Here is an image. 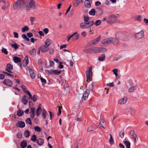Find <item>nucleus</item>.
I'll use <instances>...</instances> for the list:
<instances>
[{
	"instance_id": "864d4df0",
	"label": "nucleus",
	"mask_w": 148,
	"mask_h": 148,
	"mask_svg": "<svg viewBox=\"0 0 148 148\" xmlns=\"http://www.w3.org/2000/svg\"><path fill=\"white\" fill-rule=\"evenodd\" d=\"M29 30V28L27 26H24L22 29V31L23 32H24L25 31H27Z\"/></svg>"
},
{
	"instance_id": "338daca9",
	"label": "nucleus",
	"mask_w": 148,
	"mask_h": 148,
	"mask_svg": "<svg viewBox=\"0 0 148 148\" xmlns=\"http://www.w3.org/2000/svg\"><path fill=\"white\" fill-rule=\"evenodd\" d=\"M27 36L29 38L32 37L33 36V34L31 32H29L27 33Z\"/></svg>"
},
{
	"instance_id": "5fc2aeb1",
	"label": "nucleus",
	"mask_w": 148,
	"mask_h": 148,
	"mask_svg": "<svg viewBox=\"0 0 148 148\" xmlns=\"http://www.w3.org/2000/svg\"><path fill=\"white\" fill-rule=\"evenodd\" d=\"M13 89L15 90L14 91V93L15 94L17 95L18 92H19L20 91V90L17 87H14Z\"/></svg>"
},
{
	"instance_id": "aec40b11",
	"label": "nucleus",
	"mask_w": 148,
	"mask_h": 148,
	"mask_svg": "<svg viewBox=\"0 0 148 148\" xmlns=\"http://www.w3.org/2000/svg\"><path fill=\"white\" fill-rule=\"evenodd\" d=\"M106 56L104 53L102 54L99 57L98 60L99 61H103L105 60Z\"/></svg>"
},
{
	"instance_id": "c03bdc74",
	"label": "nucleus",
	"mask_w": 148,
	"mask_h": 148,
	"mask_svg": "<svg viewBox=\"0 0 148 148\" xmlns=\"http://www.w3.org/2000/svg\"><path fill=\"white\" fill-rule=\"evenodd\" d=\"M84 22L87 23L89 21L90 18L88 16H84Z\"/></svg>"
},
{
	"instance_id": "f8f14e48",
	"label": "nucleus",
	"mask_w": 148,
	"mask_h": 148,
	"mask_svg": "<svg viewBox=\"0 0 148 148\" xmlns=\"http://www.w3.org/2000/svg\"><path fill=\"white\" fill-rule=\"evenodd\" d=\"M127 99L126 97H124L118 101V103L120 104H123L127 101Z\"/></svg>"
},
{
	"instance_id": "2f4dec72",
	"label": "nucleus",
	"mask_w": 148,
	"mask_h": 148,
	"mask_svg": "<svg viewBox=\"0 0 148 148\" xmlns=\"http://www.w3.org/2000/svg\"><path fill=\"white\" fill-rule=\"evenodd\" d=\"M105 121L103 120H102L99 123V125L100 126L105 129L106 127L105 125Z\"/></svg>"
},
{
	"instance_id": "8fccbe9b",
	"label": "nucleus",
	"mask_w": 148,
	"mask_h": 148,
	"mask_svg": "<svg viewBox=\"0 0 148 148\" xmlns=\"http://www.w3.org/2000/svg\"><path fill=\"white\" fill-rule=\"evenodd\" d=\"M24 92L25 93H26V94L28 95L29 96V98L30 99H31V98H32V96L31 94V93L29 92V91L28 90H27V91H24Z\"/></svg>"
},
{
	"instance_id": "a211bd4d",
	"label": "nucleus",
	"mask_w": 148,
	"mask_h": 148,
	"mask_svg": "<svg viewBox=\"0 0 148 148\" xmlns=\"http://www.w3.org/2000/svg\"><path fill=\"white\" fill-rule=\"evenodd\" d=\"M36 142L38 145H41L43 144L44 143V140L42 138H40L37 140Z\"/></svg>"
},
{
	"instance_id": "a19ab883",
	"label": "nucleus",
	"mask_w": 148,
	"mask_h": 148,
	"mask_svg": "<svg viewBox=\"0 0 148 148\" xmlns=\"http://www.w3.org/2000/svg\"><path fill=\"white\" fill-rule=\"evenodd\" d=\"M79 37V35L78 33L76 32V34L74 35L73 37V38L72 39L74 40H77Z\"/></svg>"
},
{
	"instance_id": "0eeeda50",
	"label": "nucleus",
	"mask_w": 148,
	"mask_h": 148,
	"mask_svg": "<svg viewBox=\"0 0 148 148\" xmlns=\"http://www.w3.org/2000/svg\"><path fill=\"white\" fill-rule=\"evenodd\" d=\"M144 32L143 30H142L139 32L135 34L136 38L139 40L142 38L144 36Z\"/></svg>"
},
{
	"instance_id": "ea45409f",
	"label": "nucleus",
	"mask_w": 148,
	"mask_h": 148,
	"mask_svg": "<svg viewBox=\"0 0 148 148\" xmlns=\"http://www.w3.org/2000/svg\"><path fill=\"white\" fill-rule=\"evenodd\" d=\"M87 25L88 27V28H89L90 27L93 25L94 23V22L93 21L88 22L87 23Z\"/></svg>"
},
{
	"instance_id": "dca6fc26",
	"label": "nucleus",
	"mask_w": 148,
	"mask_h": 148,
	"mask_svg": "<svg viewBox=\"0 0 148 148\" xmlns=\"http://www.w3.org/2000/svg\"><path fill=\"white\" fill-rule=\"evenodd\" d=\"M90 93V90L89 89L86 90L83 93V99H83L84 97H85L88 98Z\"/></svg>"
},
{
	"instance_id": "6e6552de",
	"label": "nucleus",
	"mask_w": 148,
	"mask_h": 148,
	"mask_svg": "<svg viewBox=\"0 0 148 148\" xmlns=\"http://www.w3.org/2000/svg\"><path fill=\"white\" fill-rule=\"evenodd\" d=\"M113 38H109L104 39L102 42V43L103 44H108L111 43L112 42Z\"/></svg>"
},
{
	"instance_id": "c9c22d12",
	"label": "nucleus",
	"mask_w": 148,
	"mask_h": 148,
	"mask_svg": "<svg viewBox=\"0 0 148 148\" xmlns=\"http://www.w3.org/2000/svg\"><path fill=\"white\" fill-rule=\"evenodd\" d=\"M96 11L94 9H92L89 12V14L91 15L94 16L95 15Z\"/></svg>"
},
{
	"instance_id": "6ab92c4d",
	"label": "nucleus",
	"mask_w": 148,
	"mask_h": 148,
	"mask_svg": "<svg viewBox=\"0 0 148 148\" xmlns=\"http://www.w3.org/2000/svg\"><path fill=\"white\" fill-rule=\"evenodd\" d=\"M92 0L90 1H88V2H84V5L87 8H90L91 6V3H92Z\"/></svg>"
},
{
	"instance_id": "412c9836",
	"label": "nucleus",
	"mask_w": 148,
	"mask_h": 148,
	"mask_svg": "<svg viewBox=\"0 0 148 148\" xmlns=\"http://www.w3.org/2000/svg\"><path fill=\"white\" fill-rule=\"evenodd\" d=\"M26 97H28L26 95H23L22 97V102L24 105H26L27 104V100Z\"/></svg>"
},
{
	"instance_id": "393cba45",
	"label": "nucleus",
	"mask_w": 148,
	"mask_h": 148,
	"mask_svg": "<svg viewBox=\"0 0 148 148\" xmlns=\"http://www.w3.org/2000/svg\"><path fill=\"white\" fill-rule=\"evenodd\" d=\"M112 40L113 41L112 42V44L114 45H118L119 44V42L118 40H119L117 38L116 39L113 38Z\"/></svg>"
},
{
	"instance_id": "39448f33",
	"label": "nucleus",
	"mask_w": 148,
	"mask_h": 148,
	"mask_svg": "<svg viewBox=\"0 0 148 148\" xmlns=\"http://www.w3.org/2000/svg\"><path fill=\"white\" fill-rule=\"evenodd\" d=\"M46 71H47L50 75L56 74L57 75H59L61 73V71H58L57 70H53L51 69L50 70H46Z\"/></svg>"
},
{
	"instance_id": "6e6d98bb",
	"label": "nucleus",
	"mask_w": 148,
	"mask_h": 148,
	"mask_svg": "<svg viewBox=\"0 0 148 148\" xmlns=\"http://www.w3.org/2000/svg\"><path fill=\"white\" fill-rule=\"evenodd\" d=\"M101 21L99 20H98L96 21L95 24L96 26H97L101 24Z\"/></svg>"
},
{
	"instance_id": "603ef678",
	"label": "nucleus",
	"mask_w": 148,
	"mask_h": 148,
	"mask_svg": "<svg viewBox=\"0 0 148 148\" xmlns=\"http://www.w3.org/2000/svg\"><path fill=\"white\" fill-rule=\"evenodd\" d=\"M110 138L109 139L110 143L111 144H112L114 143L113 139L112 137L111 134H110Z\"/></svg>"
},
{
	"instance_id": "052dcab7",
	"label": "nucleus",
	"mask_w": 148,
	"mask_h": 148,
	"mask_svg": "<svg viewBox=\"0 0 148 148\" xmlns=\"http://www.w3.org/2000/svg\"><path fill=\"white\" fill-rule=\"evenodd\" d=\"M98 12L99 14H102L103 13V10L101 8H97Z\"/></svg>"
},
{
	"instance_id": "680f3d73",
	"label": "nucleus",
	"mask_w": 148,
	"mask_h": 148,
	"mask_svg": "<svg viewBox=\"0 0 148 148\" xmlns=\"http://www.w3.org/2000/svg\"><path fill=\"white\" fill-rule=\"evenodd\" d=\"M3 73L6 76H9V77H14V75H12L9 73H8L7 72H3Z\"/></svg>"
},
{
	"instance_id": "4468645a",
	"label": "nucleus",
	"mask_w": 148,
	"mask_h": 148,
	"mask_svg": "<svg viewBox=\"0 0 148 148\" xmlns=\"http://www.w3.org/2000/svg\"><path fill=\"white\" fill-rule=\"evenodd\" d=\"M29 72L31 78L33 79H34L36 77V73L34 72V70L32 69H30Z\"/></svg>"
},
{
	"instance_id": "f03ea898",
	"label": "nucleus",
	"mask_w": 148,
	"mask_h": 148,
	"mask_svg": "<svg viewBox=\"0 0 148 148\" xmlns=\"http://www.w3.org/2000/svg\"><path fill=\"white\" fill-rule=\"evenodd\" d=\"M35 2L34 0H30L28 3H26V2L25 3V7L27 11H29L32 8H34V9L35 8Z\"/></svg>"
},
{
	"instance_id": "5701e85b",
	"label": "nucleus",
	"mask_w": 148,
	"mask_h": 148,
	"mask_svg": "<svg viewBox=\"0 0 148 148\" xmlns=\"http://www.w3.org/2000/svg\"><path fill=\"white\" fill-rule=\"evenodd\" d=\"M24 113V112L23 110L19 109L17 112V115L18 116H21L23 115Z\"/></svg>"
},
{
	"instance_id": "4c0bfd02",
	"label": "nucleus",
	"mask_w": 148,
	"mask_h": 148,
	"mask_svg": "<svg viewBox=\"0 0 148 148\" xmlns=\"http://www.w3.org/2000/svg\"><path fill=\"white\" fill-rule=\"evenodd\" d=\"M51 41V40L49 39H47L46 40L45 42V44L46 46L47 47H48L51 44L50 42Z\"/></svg>"
},
{
	"instance_id": "2eb2a0df",
	"label": "nucleus",
	"mask_w": 148,
	"mask_h": 148,
	"mask_svg": "<svg viewBox=\"0 0 148 148\" xmlns=\"http://www.w3.org/2000/svg\"><path fill=\"white\" fill-rule=\"evenodd\" d=\"M79 25L80 27L82 29H86L88 28L87 23L86 22H82L80 23Z\"/></svg>"
},
{
	"instance_id": "de8ad7c7",
	"label": "nucleus",
	"mask_w": 148,
	"mask_h": 148,
	"mask_svg": "<svg viewBox=\"0 0 148 148\" xmlns=\"http://www.w3.org/2000/svg\"><path fill=\"white\" fill-rule=\"evenodd\" d=\"M26 123H28L29 125H31L32 123L31 119L30 118H27L26 120Z\"/></svg>"
},
{
	"instance_id": "bb28decb",
	"label": "nucleus",
	"mask_w": 148,
	"mask_h": 148,
	"mask_svg": "<svg viewBox=\"0 0 148 148\" xmlns=\"http://www.w3.org/2000/svg\"><path fill=\"white\" fill-rule=\"evenodd\" d=\"M24 60H25L26 63L25 64H24L23 62V65L24 66H26L29 63L28 57L27 56H26L25 57Z\"/></svg>"
},
{
	"instance_id": "9b49d317",
	"label": "nucleus",
	"mask_w": 148,
	"mask_h": 148,
	"mask_svg": "<svg viewBox=\"0 0 148 148\" xmlns=\"http://www.w3.org/2000/svg\"><path fill=\"white\" fill-rule=\"evenodd\" d=\"M13 69L12 66L9 64H8L7 65L5 70L8 73H12L13 72L10 70Z\"/></svg>"
},
{
	"instance_id": "f3484780",
	"label": "nucleus",
	"mask_w": 148,
	"mask_h": 148,
	"mask_svg": "<svg viewBox=\"0 0 148 148\" xmlns=\"http://www.w3.org/2000/svg\"><path fill=\"white\" fill-rule=\"evenodd\" d=\"M29 53L31 56L32 57L35 56L36 54V52L35 49H33L30 50L29 51Z\"/></svg>"
},
{
	"instance_id": "0e129e2a",
	"label": "nucleus",
	"mask_w": 148,
	"mask_h": 148,
	"mask_svg": "<svg viewBox=\"0 0 148 148\" xmlns=\"http://www.w3.org/2000/svg\"><path fill=\"white\" fill-rule=\"evenodd\" d=\"M11 46L16 50L18 49V46L16 44H13L11 45Z\"/></svg>"
},
{
	"instance_id": "b1692460",
	"label": "nucleus",
	"mask_w": 148,
	"mask_h": 148,
	"mask_svg": "<svg viewBox=\"0 0 148 148\" xmlns=\"http://www.w3.org/2000/svg\"><path fill=\"white\" fill-rule=\"evenodd\" d=\"M13 59L15 63H18L19 62H21V58L17 57H14Z\"/></svg>"
},
{
	"instance_id": "7c9ffc66",
	"label": "nucleus",
	"mask_w": 148,
	"mask_h": 148,
	"mask_svg": "<svg viewBox=\"0 0 148 148\" xmlns=\"http://www.w3.org/2000/svg\"><path fill=\"white\" fill-rule=\"evenodd\" d=\"M92 67H90L89 70H87L86 72V76H90V74L91 73H92Z\"/></svg>"
},
{
	"instance_id": "20e7f679",
	"label": "nucleus",
	"mask_w": 148,
	"mask_h": 148,
	"mask_svg": "<svg viewBox=\"0 0 148 148\" xmlns=\"http://www.w3.org/2000/svg\"><path fill=\"white\" fill-rule=\"evenodd\" d=\"M24 0H18L15 2L13 5V8L16 10L19 8L23 3Z\"/></svg>"
},
{
	"instance_id": "58836bf2",
	"label": "nucleus",
	"mask_w": 148,
	"mask_h": 148,
	"mask_svg": "<svg viewBox=\"0 0 148 148\" xmlns=\"http://www.w3.org/2000/svg\"><path fill=\"white\" fill-rule=\"evenodd\" d=\"M137 86H133L130 88L128 90L129 92H132L134 91V90L136 89Z\"/></svg>"
},
{
	"instance_id": "7ed1b4c3",
	"label": "nucleus",
	"mask_w": 148,
	"mask_h": 148,
	"mask_svg": "<svg viewBox=\"0 0 148 148\" xmlns=\"http://www.w3.org/2000/svg\"><path fill=\"white\" fill-rule=\"evenodd\" d=\"M116 18L115 15H110L107 18V23L108 24L114 23L116 21Z\"/></svg>"
},
{
	"instance_id": "423d86ee",
	"label": "nucleus",
	"mask_w": 148,
	"mask_h": 148,
	"mask_svg": "<svg viewBox=\"0 0 148 148\" xmlns=\"http://www.w3.org/2000/svg\"><path fill=\"white\" fill-rule=\"evenodd\" d=\"M101 38V35H99V37L96 39L90 42L89 43L90 45L92 46L95 45L100 40Z\"/></svg>"
},
{
	"instance_id": "1a4fd4ad",
	"label": "nucleus",
	"mask_w": 148,
	"mask_h": 148,
	"mask_svg": "<svg viewBox=\"0 0 148 148\" xmlns=\"http://www.w3.org/2000/svg\"><path fill=\"white\" fill-rule=\"evenodd\" d=\"M38 49L39 50H40L42 52L44 53L47 51L49 50V48L46 45H44L39 47Z\"/></svg>"
},
{
	"instance_id": "3c124183",
	"label": "nucleus",
	"mask_w": 148,
	"mask_h": 148,
	"mask_svg": "<svg viewBox=\"0 0 148 148\" xmlns=\"http://www.w3.org/2000/svg\"><path fill=\"white\" fill-rule=\"evenodd\" d=\"M41 76L40 75V79L42 83H43L44 84H46L47 83V82L45 79H44L42 77H40Z\"/></svg>"
},
{
	"instance_id": "4d7b16f0",
	"label": "nucleus",
	"mask_w": 148,
	"mask_h": 148,
	"mask_svg": "<svg viewBox=\"0 0 148 148\" xmlns=\"http://www.w3.org/2000/svg\"><path fill=\"white\" fill-rule=\"evenodd\" d=\"M124 135V132L123 130H121L119 133V136L121 138H123Z\"/></svg>"
},
{
	"instance_id": "13d9d810",
	"label": "nucleus",
	"mask_w": 148,
	"mask_h": 148,
	"mask_svg": "<svg viewBox=\"0 0 148 148\" xmlns=\"http://www.w3.org/2000/svg\"><path fill=\"white\" fill-rule=\"evenodd\" d=\"M37 96L36 95H34L32 97V98L31 99L33 100V101L36 102L37 100Z\"/></svg>"
},
{
	"instance_id": "473e14b6",
	"label": "nucleus",
	"mask_w": 148,
	"mask_h": 148,
	"mask_svg": "<svg viewBox=\"0 0 148 148\" xmlns=\"http://www.w3.org/2000/svg\"><path fill=\"white\" fill-rule=\"evenodd\" d=\"M79 0H75L73 2V5L74 6L77 7L79 5Z\"/></svg>"
},
{
	"instance_id": "4be33fe9",
	"label": "nucleus",
	"mask_w": 148,
	"mask_h": 148,
	"mask_svg": "<svg viewBox=\"0 0 148 148\" xmlns=\"http://www.w3.org/2000/svg\"><path fill=\"white\" fill-rule=\"evenodd\" d=\"M18 126L20 127L23 128L25 126V124L24 122L18 121Z\"/></svg>"
},
{
	"instance_id": "c85d7f7f",
	"label": "nucleus",
	"mask_w": 148,
	"mask_h": 148,
	"mask_svg": "<svg viewBox=\"0 0 148 148\" xmlns=\"http://www.w3.org/2000/svg\"><path fill=\"white\" fill-rule=\"evenodd\" d=\"M47 113V111L45 109H43L42 110V115L43 119H45Z\"/></svg>"
},
{
	"instance_id": "774afa93",
	"label": "nucleus",
	"mask_w": 148,
	"mask_h": 148,
	"mask_svg": "<svg viewBox=\"0 0 148 148\" xmlns=\"http://www.w3.org/2000/svg\"><path fill=\"white\" fill-rule=\"evenodd\" d=\"M49 112L50 114V119H51L52 118L54 117V114L52 112L50 111H49Z\"/></svg>"
},
{
	"instance_id": "cd10ccee",
	"label": "nucleus",
	"mask_w": 148,
	"mask_h": 148,
	"mask_svg": "<svg viewBox=\"0 0 148 148\" xmlns=\"http://www.w3.org/2000/svg\"><path fill=\"white\" fill-rule=\"evenodd\" d=\"M98 53H102L106 52L107 51V49L104 47H98Z\"/></svg>"
},
{
	"instance_id": "9d476101",
	"label": "nucleus",
	"mask_w": 148,
	"mask_h": 148,
	"mask_svg": "<svg viewBox=\"0 0 148 148\" xmlns=\"http://www.w3.org/2000/svg\"><path fill=\"white\" fill-rule=\"evenodd\" d=\"M3 83L7 86L11 87L12 86V82L9 79H5L3 82Z\"/></svg>"
},
{
	"instance_id": "e2e57ef3",
	"label": "nucleus",
	"mask_w": 148,
	"mask_h": 148,
	"mask_svg": "<svg viewBox=\"0 0 148 148\" xmlns=\"http://www.w3.org/2000/svg\"><path fill=\"white\" fill-rule=\"evenodd\" d=\"M37 138L35 135H34L32 136V138L31 140L33 141H35L36 140Z\"/></svg>"
},
{
	"instance_id": "ddd939ff",
	"label": "nucleus",
	"mask_w": 148,
	"mask_h": 148,
	"mask_svg": "<svg viewBox=\"0 0 148 148\" xmlns=\"http://www.w3.org/2000/svg\"><path fill=\"white\" fill-rule=\"evenodd\" d=\"M42 110V109L41 108V104H40L39 106H38V108L36 110V115L37 117L38 116L40 115Z\"/></svg>"
},
{
	"instance_id": "72a5a7b5",
	"label": "nucleus",
	"mask_w": 148,
	"mask_h": 148,
	"mask_svg": "<svg viewBox=\"0 0 148 148\" xmlns=\"http://www.w3.org/2000/svg\"><path fill=\"white\" fill-rule=\"evenodd\" d=\"M124 143L125 146H126V148H130V143L128 141H125Z\"/></svg>"
},
{
	"instance_id": "f257e3e1",
	"label": "nucleus",
	"mask_w": 148,
	"mask_h": 148,
	"mask_svg": "<svg viewBox=\"0 0 148 148\" xmlns=\"http://www.w3.org/2000/svg\"><path fill=\"white\" fill-rule=\"evenodd\" d=\"M132 35L126 32H119L116 34V38L119 40L125 41L132 38Z\"/></svg>"
},
{
	"instance_id": "a18cd8bd",
	"label": "nucleus",
	"mask_w": 148,
	"mask_h": 148,
	"mask_svg": "<svg viewBox=\"0 0 148 148\" xmlns=\"http://www.w3.org/2000/svg\"><path fill=\"white\" fill-rule=\"evenodd\" d=\"M129 112L131 115L134 114L135 112V111L134 108H131L129 110Z\"/></svg>"
},
{
	"instance_id": "f704fd0d",
	"label": "nucleus",
	"mask_w": 148,
	"mask_h": 148,
	"mask_svg": "<svg viewBox=\"0 0 148 148\" xmlns=\"http://www.w3.org/2000/svg\"><path fill=\"white\" fill-rule=\"evenodd\" d=\"M92 53H98V47H93L92 48Z\"/></svg>"
},
{
	"instance_id": "49530a36",
	"label": "nucleus",
	"mask_w": 148,
	"mask_h": 148,
	"mask_svg": "<svg viewBox=\"0 0 148 148\" xmlns=\"http://www.w3.org/2000/svg\"><path fill=\"white\" fill-rule=\"evenodd\" d=\"M34 130L35 131L37 132H40L41 131L40 127L37 126L34 127Z\"/></svg>"
},
{
	"instance_id": "c756f323",
	"label": "nucleus",
	"mask_w": 148,
	"mask_h": 148,
	"mask_svg": "<svg viewBox=\"0 0 148 148\" xmlns=\"http://www.w3.org/2000/svg\"><path fill=\"white\" fill-rule=\"evenodd\" d=\"M84 52L87 53H92V48H88L84 50Z\"/></svg>"
},
{
	"instance_id": "a878e982",
	"label": "nucleus",
	"mask_w": 148,
	"mask_h": 148,
	"mask_svg": "<svg viewBox=\"0 0 148 148\" xmlns=\"http://www.w3.org/2000/svg\"><path fill=\"white\" fill-rule=\"evenodd\" d=\"M20 146L22 148H25L27 146V143L25 141L23 140L20 144Z\"/></svg>"
},
{
	"instance_id": "e433bc0d",
	"label": "nucleus",
	"mask_w": 148,
	"mask_h": 148,
	"mask_svg": "<svg viewBox=\"0 0 148 148\" xmlns=\"http://www.w3.org/2000/svg\"><path fill=\"white\" fill-rule=\"evenodd\" d=\"M24 135L25 137L28 138L30 136V132L29 131L26 130L24 133Z\"/></svg>"
},
{
	"instance_id": "09e8293b",
	"label": "nucleus",
	"mask_w": 148,
	"mask_h": 148,
	"mask_svg": "<svg viewBox=\"0 0 148 148\" xmlns=\"http://www.w3.org/2000/svg\"><path fill=\"white\" fill-rule=\"evenodd\" d=\"M130 135L132 136L133 137L136 136V134H135V132L134 130H130Z\"/></svg>"
},
{
	"instance_id": "79ce46f5",
	"label": "nucleus",
	"mask_w": 148,
	"mask_h": 148,
	"mask_svg": "<svg viewBox=\"0 0 148 148\" xmlns=\"http://www.w3.org/2000/svg\"><path fill=\"white\" fill-rule=\"evenodd\" d=\"M96 130V129L94 127H93L91 126L89 127L87 130V131L88 132H89L91 131H94L95 130Z\"/></svg>"
},
{
	"instance_id": "69168bd1",
	"label": "nucleus",
	"mask_w": 148,
	"mask_h": 148,
	"mask_svg": "<svg viewBox=\"0 0 148 148\" xmlns=\"http://www.w3.org/2000/svg\"><path fill=\"white\" fill-rule=\"evenodd\" d=\"M3 2L4 4V5L5 6V7L7 8L10 6V3L9 2H8L7 3H6L5 1H4Z\"/></svg>"
},
{
	"instance_id": "37998d69",
	"label": "nucleus",
	"mask_w": 148,
	"mask_h": 148,
	"mask_svg": "<svg viewBox=\"0 0 148 148\" xmlns=\"http://www.w3.org/2000/svg\"><path fill=\"white\" fill-rule=\"evenodd\" d=\"M75 119L77 121H81L83 119L82 117H79L78 116H75Z\"/></svg>"
},
{
	"instance_id": "bf43d9fd",
	"label": "nucleus",
	"mask_w": 148,
	"mask_h": 148,
	"mask_svg": "<svg viewBox=\"0 0 148 148\" xmlns=\"http://www.w3.org/2000/svg\"><path fill=\"white\" fill-rule=\"evenodd\" d=\"M1 51L5 55H7L8 54V52L6 49L3 48L1 50Z\"/></svg>"
}]
</instances>
